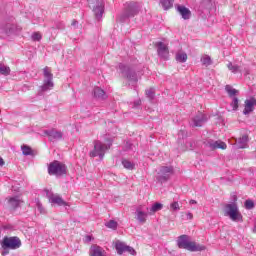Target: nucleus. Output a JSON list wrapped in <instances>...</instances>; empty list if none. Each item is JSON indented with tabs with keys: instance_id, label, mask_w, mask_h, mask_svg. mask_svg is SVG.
I'll list each match as a JSON object with an SVG mask.
<instances>
[{
	"instance_id": "4c0bfd02",
	"label": "nucleus",
	"mask_w": 256,
	"mask_h": 256,
	"mask_svg": "<svg viewBox=\"0 0 256 256\" xmlns=\"http://www.w3.org/2000/svg\"><path fill=\"white\" fill-rule=\"evenodd\" d=\"M106 227H108V229H117V222L115 220H110L106 223Z\"/></svg>"
},
{
	"instance_id": "412c9836",
	"label": "nucleus",
	"mask_w": 256,
	"mask_h": 256,
	"mask_svg": "<svg viewBox=\"0 0 256 256\" xmlns=\"http://www.w3.org/2000/svg\"><path fill=\"white\" fill-rule=\"evenodd\" d=\"M15 29H17V26L11 23H7L1 27L2 33H5V35H13Z\"/></svg>"
},
{
	"instance_id": "a19ab883",
	"label": "nucleus",
	"mask_w": 256,
	"mask_h": 256,
	"mask_svg": "<svg viewBox=\"0 0 256 256\" xmlns=\"http://www.w3.org/2000/svg\"><path fill=\"white\" fill-rule=\"evenodd\" d=\"M36 205L39 213H45V208H43V204H41V202H37Z\"/></svg>"
},
{
	"instance_id": "4be33fe9",
	"label": "nucleus",
	"mask_w": 256,
	"mask_h": 256,
	"mask_svg": "<svg viewBox=\"0 0 256 256\" xmlns=\"http://www.w3.org/2000/svg\"><path fill=\"white\" fill-rule=\"evenodd\" d=\"M93 95L96 99L105 100L107 99V94L105 93V90L101 89L100 87H95L93 89Z\"/></svg>"
},
{
	"instance_id": "f257e3e1",
	"label": "nucleus",
	"mask_w": 256,
	"mask_h": 256,
	"mask_svg": "<svg viewBox=\"0 0 256 256\" xmlns=\"http://www.w3.org/2000/svg\"><path fill=\"white\" fill-rule=\"evenodd\" d=\"M232 203L226 204L224 206V215L225 217H229L231 221L239 222L243 221V215L239 212V206L237 205V196H234Z\"/></svg>"
},
{
	"instance_id": "8fccbe9b",
	"label": "nucleus",
	"mask_w": 256,
	"mask_h": 256,
	"mask_svg": "<svg viewBox=\"0 0 256 256\" xmlns=\"http://www.w3.org/2000/svg\"><path fill=\"white\" fill-rule=\"evenodd\" d=\"M76 24H77V21H76V20H73V21H72V26L75 27Z\"/></svg>"
},
{
	"instance_id": "37998d69",
	"label": "nucleus",
	"mask_w": 256,
	"mask_h": 256,
	"mask_svg": "<svg viewBox=\"0 0 256 256\" xmlns=\"http://www.w3.org/2000/svg\"><path fill=\"white\" fill-rule=\"evenodd\" d=\"M186 146L189 147L190 149H193L194 143L192 141L187 142Z\"/></svg>"
},
{
	"instance_id": "58836bf2",
	"label": "nucleus",
	"mask_w": 256,
	"mask_h": 256,
	"mask_svg": "<svg viewBox=\"0 0 256 256\" xmlns=\"http://www.w3.org/2000/svg\"><path fill=\"white\" fill-rule=\"evenodd\" d=\"M255 207V203L252 200L245 201V208L246 209H253Z\"/></svg>"
},
{
	"instance_id": "c9c22d12",
	"label": "nucleus",
	"mask_w": 256,
	"mask_h": 256,
	"mask_svg": "<svg viewBox=\"0 0 256 256\" xmlns=\"http://www.w3.org/2000/svg\"><path fill=\"white\" fill-rule=\"evenodd\" d=\"M146 96L148 97V99L153 101V99H155V89L150 88L149 90H147L146 91Z\"/></svg>"
},
{
	"instance_id": "f03ea898",
	"label": "nucleus",
	"mask_w": 256,
	"mask_h": 256,
	"mask_svg": "<svg viewBox=\"0 0 256 256\" xmlns=\"http://www.w3.org/2000/svg\"><path fill=\"white\" fill-rule=\"evenodd\" d=\"M177 245L179 249H186L187 251H204L205 247L201 245H197L195 242L189 241V237L187 235H181L177 240Z\"/></svg>"
},
{
	"instance_id": "79ce46f5",
	"label": "nucleus",
	"mask_w": 256,
	"mask_h": 256,
	"mask_svg": "<svg viewBox=\"0 0 256 256\" xmlns=\"http://www.w3.org/2000/svg\"><path fill=\"white\" fill-rule=\"evenodd\" d=\"M140 105H141V100H136L133 104V108L135 109V108L139 107Z\"/></svg>"
},
{
	"instance_id": "ea45409f",
	"label": "nucleus",
	"mask_w": 256,
	"mask_h": 256,
	"mask_svg": "<svg viewBox=\"0 0 256 256\" xmlns=\"http://www.w3.org/2000/svg\"><path fill=\"white\" fill-rule=\"evenodd\" d=\"M178 137L179 139H185V137H187V132L185 130H180L178 132Z\"/></svg>"
},
{
	"instance_id": "a18cd8bd",
	"label": "nucleus",
	"mask_w": 256,
	"mask_h": 256,
	"mask_svg": "<svg viewBox=\"0 0 256 256\" xmlns=\"http://www.w3.org/2000/svg\"><path fill=\"white\" fill-rule=\"evenodd\" d=\"M2 256L9 255V250L3 249Z\"/></svg>"
},
{
	"instance_id": "f3484780",
	"label": "nucleus",
	"mask_w": 256,
	"mask_h": 256,
	"mask_svg": "<svg viewBox=\"0 0 256 256\" xmlns=\"http://www.w3.org/2000/svg\"><path fill=\"white\" fill-rule=\"evenodd\" d=\"M175 8L179 15H181L182 19H184L185 21L191 19V10H189V8L179 4H177Z\"/></svg>"
},
{
	"instance_id": "0eeeda50",
	"label": "nucleus",
	"mask_w": 256,
	"mask_h": 256,
	"mask_svg": "<svg viewBox=\"0 0 256 256\" xmlns=\"http://www.w3.org/2000/svg\"><path fill=\"white\" fill-rule=\"evenodd\" d=\"M2 249H19L21 247V239L17 236H5L1 242Z\"/></svg>"
},
{
	"instance_id": "423d86ee",
	"label": "nucleus",
	"mask_w": 256,
	"mask_h": 256,
	"mask_svg": "<svg viewBox=\"0 0 256 256\" xmlns=\"http://www.w3.org/2000/svg\"><path fill=\"white\" fill-rule=\"evenodd\" d=\"M89 5L93 6V13L97 21L103 19V13H105V0H88Z\"/></svg>"
},
{
	"instance_id": "473e14b6",
	"label": "nucleus",
	"mask_w": 256,
	"mask_h": 256,
	"mask_svg": "<svg viewBox=\"0 0 256 256\" xmlns=\"http://www.w3.org/2000/svg\"><path fill=\"white\" fill-rule=\"evenodd\" d=\"M201 62L202 64H204L206 67H209V65H211L213 63V61H211V57L205 55L204 57L201 58Z\"/></svg>"
},
{
	"instance_id": "5701e85b",
	"label": "nucleus",
	"mask_w": 256,
	"mask_h": 256,
	"mask_svg": "<svg viewBox=\"0 0 256 256\" xmlns=\"http://www.w3.org/2000/svg\"><path fill=\"white\" fill-rule=\"evenodd\" d=\"M21 203H23V201L19 199V196L10 197L8 199V204L12 209H17Z\"/></svg>"
},
{
	"instance_id": "393cba45",
	"label": "nucleus",
	"mask_w": 256,
	"mask_h": 256,
	"mask_svg": "<svg viewBox=\"0 0 256 256\" xmlns=\"http://www.w3.org/2000/svg\"><path fill=\"white\" fill-rule=\"evenodd\" d=\"M174 3L175 0H160V5L163 7L164 11H168V9H171Z\"/></svg>"
},
{
	"instance_id": "1a4fd4ad",
	"label": "nucleus",
	"mask_w": 256,
	"mask_h": 256,
	"mask_svg": "<svg viewBox=\"0 0 256 256\" xmlns=\"http://www.w3.org/2000/svg\"><path fill=\"white\" fill-rule=\"evenodd\" d=\"M207 115L203 112H198L191 120L190 125L191 127H203L204 123H207Z\"/></svg>"
},
{
	"instance_id": "aec40b11",
	"label": "nucleus",
	"mask_w": 256,
	"mask_h": 256,
	"mask_svg": "<svg viewBox=\"0 0 256 256\" xmlns=\"http://www.w3.org/2000/svg\"><path fill=\"white\" fill-rule=\"evenodd\" d=\"M135 215H136L137 221L142 224L146 223L147 217H149V213L142 211L141 208L136 209Z\"/></svg>"
},
{
	"instance_id": "c03bdc74",
	"label": "nucleus",
	"mask_w": 256,
	"mask_h": 256,
	"mask_svg": "<svg viewBox=\"0 0 256 256\" xmlns=\"http://www.w3.org/2000/svg\"><path fill=\"white\" fill-rule=\"evenodd\" d=\"M186 217H187V219H189V220L191 221V219H193V213L188 212V213L186 214Z\"/></svg>"
},
{
	"instance_id": "2f4dec72",
	"label": "nucleus",
	"mask_w": 256,
	"mask_h": 256,
	"mask_svg": "<svg viewBox=\"0 0 256 256\" xmlns=\"http://www.w3.org/2000/svg\"><path fill=\"white\" fill-rule=\"evenodd\" d=\"M21 149H22L23 155L25 156L33 155V149H31V147L27 145H23Z\"/></svg>"
},
{
	"instance_id": "39448f33",
	"label": "nucleus",
	"mask_w": 256,
	"mask_h": 256,
	"mask_svg": "<svg viewBox=\"0 0 256 256\" xmlns=\"http://www.w3.org/2000/svg\"><path fill=\"white\" fill-rule=\"evenodd\" d=\"M49 175H55L61 177L67 173V166L57 160L51 162L48 166Z\"/></svg>"
},
{
	"instance_id": "72a5a7b5",
	"label": "nucleus",
	"mask_w": 256,
	"mask_h": 256,
	"mask_svg": "<svg viewBox=\"0 0 256 256\" xmlns=\"http://www.w3.org/2000/svg\"><path fill=\"white\" fill-rule=\"evenodd\" d=\"M181 210V206L179 205V202L174 201L170 204V211H180Z\"/></svg>"
},
{
	"instance_id": "7ed1b4c3",
	"label": "nucleus",
	"mask_w": 256,
	"mask_h": 256,
	"mask_svg": "<svg viewBox=\"0 0 256 256\" xmlns=\"http://www.w3.org/2000/svg\"><path fill=\"white\" fill-rule=\"evenodd\" d=\"M111 145H113L111 141L107 144H104L99 140L94 141V151L90 152V157H99L100 159H103L105 153L111 149Z\"/></svg>"
},
{
	"instance_id": "7c9ffc66",
	"label": "nucleus",
	"mask_w": 256,
	"mask_h": 256,
	"mask_svg": "<svg viewBox=\"0 0 256 256\" xmlns=\"http://www.w3.org/2000/svg\"><path fill=\"white\" fill-rule=\"evenodd\" d=\"M122 165L124 169H129L130 171L135 169V164L131 163L129 160H122Z\"/></svg>"
},
{
	"instance_id": "49530a36",
	"label": "nucleus",
	"mask_w": 256,
	"mask_h": 256,
	"mask_svg": "<svg viewBox=\"0 0 256 256\" xmlns=\"http://www.w3.org/2000/svg\"><path fill=\"white\" fill-rule=\"evenodd\" d=\"M3 165H5V161L0 157V167H3Z\"/></svg>"
},
{
	"instance_id": "de8ad7c7",
	"label": "nucleus",
	"mask_w": 256,
	"mask_h": 256,
	"mask_svg": "<svg viewBox=\"0 0 256 256\" xmlns=\"http://www.w3.org/2000/svg\"><path fill=\"white\" fill-rule=\"evenodd\" d=\"M189 203H190V205H197V201L196 200H190Z\"/></svg>"
},
{
	"instance_id": "ddd939ff",
	"label": "nucleus",
	"mask_w": 256,
	"mask_h": 256,
	"mask_svg": "<svg viewBox=\"0 0 256 256\" xmlns=\"http://www.w3.org/2000/svg\"><path fill=\"white\" fill-rule=\"evenodd\" d=\"M157 54L160 57V59L167 60L169 59V48L165 45L163 42H157Z\"/></svg>"
},
{
	"instance_id": "dca6fc26",
	"label": "nucleus",
	"mask_w": 256,
	"mask_h": 256,
	"mask_svg": "<svg viewBox=\"0 0 256 256\" xmlns=\"http://www.w3.org/2000/svg\"><path fill=\"white\" fill-rule=\"evenodd\" d=\"M206 147H209L212 151H215L216 149H222L225 150L227 149V144L221 140H209L206 143Z\"/></svg>"
},
{
	"instance_id": "20e7f679",
	"label": "nucleus",
	"mask_w": 256,
	"mask_h": 256,
	"mask_svg": "<svg viewBox=\"0 0 256 256\" xmlns=\"http://www.w3.org/2000/svg\"><path fill=\"white\" fill-rule=\"evenodd\" d=\"M43 75H44V81L43 85L40 86V90L42 93H45V91H51L53 87H55V83H53V73H51V68L45 67L43 69Z\"/></svg>"
},
{
	"instance_id": "cd10ccee",
	"label": "nucleus",
	"mask_w": 256,
	"mask_h": 256,
	"mask_svg": "<svg viewBox=\"0 0 256 256\" xmlns=\"http://www.w3.org/2000/svg\"><path fill=\"white\" fill-rule=\"evenodd\" d=\"M176 61H178V63H185L187 61V53L185 52L176 53Z\"/></svg>"
},
{
	"instance_id": "c756f323",
	"label": "nucleus",
	"mask_w": 256,
	"mask_h": 256,
	"mask_svg": "<svg viewBox=\"0 0 256 256\" xmlns=\"http://www.w3.org/2000/svg\"><path fill=\"white\" fill-rule=\"evenodd\" d=\"M0 73L1 75H9L11 73V68L9 66H5L4 64H0Z\"/></svg>"
},
{
	"instance_id": "c85d7f7f",
	"label": "nucleus",
	"mask_w": 256,
	"mask_h": 256,
	"mask_svg": "<svg viewBox=\"0 0 256 256\" xmlns=\"http://www.w3.org/2000/svg\"><path fill=\"white\" fill-rule=\"evenodd\" d=\"M225 91H226V93H228L229 97H234L235 95H237L239 93V91L234 89L233 86H231V85H226Z\"/></svg>"
},
{
	"instance_id": "2eb2a0df",
	"label": "nucleus",
	"mask_w": 256,
	"mask_h": 256,
	"mask_svg": "<svg viewBox=\"0 0 256 256\" xmlns=\"http://www.w3.org/2000/svg\"><path fill=\"white\" fill-rule=\"evenodd\" d=\"M44 135H47L50 141H61V139H63V132L55 129L44 130Z\"/></svg>"
},
{
	"instance_id": "b1692460",
	"label": "nucleus",
	"mask_w": 256,
	"mask_h": 256,
	"mask_svg": "<svg viewBox=\"0 0 256 256\" xmlns=\"http://www.w3.org/2000/svg\"><path fill=\"white\" fill-rule=\"evenodd\" d=\"M247 143H249V136L243 135L237 141L238 149H246Z\"/></svg>"
},
{
	"instance_id": "9d476101",
	"label": "nucleus",
	"mask_w": 256,
	"mask_h": 256,
	"mask_svg": "<svg viewBox=\"0 0 256 256\" xmlns=\"http://www.w3.org/2000/svg\"><path fill=\"white\" fill-rule=\"evenodd\" d=\"M171 175H173V166H162L160 169V175L158 176V181L164 183L169 180Z\"/></svg>"
},
{
	"instance_id": "e433bc0d",
	"label": "nucleus",
	"mask_w": 256,
	"mask_h": 256,
	"mask_svg": "<svg viewBox=\"0 0 256 256\" xmlns=\"http://www.w3.org/2000/svg\"><path fill=\"white\" fill-rule=\"evenodd\" d=\"M32 41H40L43 39V36L39 32H34L31 36Z\"/></svg>"
},
{
	"instance_id": "4468645a",
	"label": "nucleus",
	"mask_w": 256,
	"mask_h": 256,
	"mask_svg": "<svg viewBox=\"0 0 256 256\" xmlns=\"http://www.w3.org/2000/svg\"><path fill=\"white\" fill-rule=\"evenodd\" d=\"M139 13V3L130 2L126 4V17H135Z\"/></svg>"
},
{
	"instance_id": "a211bd4d",
	"label": "nucleus",
	"mask_w": 256,
	"mask_h": 256,
	"mask_svg": "<svg viewBox=\"0 0 256 256\" xmlns=\"http://www.w3.org/2000/svg\"><path fill=\"white\" fill-rule=\"evenodd\" d=\"M255 105H256L255 98L245 100V106H244L243 113L245 115H249V113H253V109H254Z\"/></svg>"
},
{
	"instance_id": "9b49d317",
	"label": "nucleus",
	"mask_w": 256,
	"mask_h": 256,
	"mask_svg": "<svg viewBox=\"0 0 256 256\" xmlns=\"http://www.w3.org/2000/svg\"><path fill=\"white\" fill-rule=\"evenodd\" d=\"M115 249L118 255H123V253H130V255H135V249H133L131 246H127L123 242L117 241L115 244Z\"/></svg>"
},
{
	"instance_id": "f704fd0d",
	"label": "nucleus",
	"mask_w": 256,
	"mask_h": 256,
	"mask_svg": "<svg viewBox=\"0 0 256 256\" xmlns=\"http://www.w3.org/2000/svg\"><path fill=\"white\" fill-rule=\"evenodd\" d=\"M231 107L233 108V111H237V109H239V98L238 97H233Z\"/></svg>"
},
{
	"instance_id": "bb28decb",
	"label": "nucleus",
	"mask_w": 256,
	"mask_h": 256,
	"mask_svg": "<svg viewBox=\"0 0 256 256\" xmlns=\"http://www.w3.org/2000/svg\"><path fill=\"white\" fill-rule=\"evenodd\" d=\"M161 209H163V204H161L159 202L154 203L152 205V207L150 208L149 215H153V213H157V211H161Z\"/></svg>"
},
{
	"instance_id": "a878e982",
	"label": "nucleus",
	"mask_w": 256,
	"mask_h": 256,
	"mask_svg": "<svg viewBox=\"0 0 256 256\" xmlns=\"http://www.w3.org/2000/svg\"><path fill=\"white\" fill-rule=\"evenodd\" d=\"M227 68L229 69V71H231V73H241V66L233 65L232 62H229L227 64Z\"/></svg>"
},
{
	"instance_id": "6e6552de",
	"label": "nucleus",
	"mask_w": 256,
	"mask_h": 256,
	"mask_svg": "<svg viewBox=\"0 0 256 256\" xmlns=\"http://www.w3.org/2000/svg\"><path fill=\"white\" fill-rule=\"evenodd\" d=\"M118 69L123 77L128 79V81H130L131 83H137V81H139V79L137 78V72H135L133 68L120 63L118 65Z\"/></svg>"
},
{
	"instance_id": "f8f14e48",
	"label": "nucleus",
	"mask_w": 256,
	"mask_h": 256,
	"mask_svg": "<svg viewBox=\"0 0 256 256\" xmlns=\"http://www.w3.org/2000/svg\"><path fill=\"white\" fill-rule=\"evenodd\" d=\"M46 195H47L50 203H53L54 205H58L59 207H66L67 202H65V200H63V198H61V196H59L57 194H53V193L49 192V190H47Z\"/></svg>"
},
{
	"instance_id": "3c124183",
	"label": "nucleus",
	"mask_w": 256,
	"mask_h": 256,
	"mask_svg": "<svg viewBox=\"0 0 256 256\" xmlns=\"http://www.w3.org/2000/svg\"><path fill=\"white\" fill-rule=\"evenodd\" d=\"M4 229H11V226H5Z\"/></svg>"
},
{
	"instance_id": "09e8293b",
	"label": "nucleus",
	"mask_w": 256,
	"mask_h": 256,
	"mask_svg": "<svg viewBox=\"0 0 256 256\" xmlns=\"http://www.w3.org/2000/svg\"><path fill=\"white\" fill-rule=\"evenodd\" d=\"M91 239H92V238H91L90 235L86 236V242H87V243L91 242Z\"/></svg>"
},
{
	"instance_id": "6ab92c4d",
	"label": "nucleus",
	"mask_w": 256,
	"mask_h": 256,
	"mask_svg": "<svg viewBox=\"0 0 256 256\" xmlns=\"http://www.w3.org/2000/svg\"><path fill=\"white\" fill-rule=\"evenodd\" d=\"M90 256H105V251L99 245H92L89 251Z\"/></svg>"
}]
</instances>
